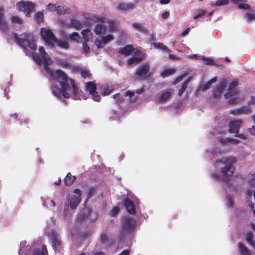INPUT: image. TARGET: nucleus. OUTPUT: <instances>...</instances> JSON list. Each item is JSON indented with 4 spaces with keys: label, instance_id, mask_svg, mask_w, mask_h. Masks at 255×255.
Here are the masks:
<instances>
[{
    "label": "nucleus",
    "instance_id": "obj_1",
    "mask_svg": "<svg viewBox=\"0 0 255 255\" xmlns=\"http://www.w3.org/2000/svg\"><path fill=\"white\" fill-rule=\"evenodd\" d=\"M39 54L37 53L33 54V59L39 65L43 64L47 74L52 78V80H56L61 87L59 88L57 86H53L52 93L61 100H63L69 98L70 95L68 92L71 91L74 99H80L81 95L74 80L69 78L68 75L61 69L56 70L51 69L49 65L52 64V61L50 56L46 53L43 47H39Z\"/></svg>",
    "mask_w": 255,
    "mask_h": 255
},
{
    "label": "nucleus",
    "instance_id": "obj_2",
    "mask_svg": "<svg viewBox=\"0 0 255 255\" xmlns=\"http://www.w3.org/2000/svg\"><path fill=\"white\" fill-rule=\"evenodd\" d=\"M236 162L237 159L234 156H229L217 160V162L225 165V166L221 169V175L224 182L227 183L229 181V178L233 175L235 169L233 164Z\"/></svg>",
    "mask_w": 255,
    "mask_h": 255
},
{
    "label": "nucleus",
    "instance_id": "obj_3",
    "mask_svg": "<svg viewBox=\"0 0 255 255\" xmlns=\"http://www.w3.org/2000/svg\"><path fill=\"white\" fill-rule=\"evenodd\" d=\"M137 225L136 220L130 216H125L121 220V229L119 234V240H123L125 236L134 232Z\"/></svg>",
    "mask_w": 255,
    "mask_h": 255
},
{
    "label": "nucleus",
    "instance_id": "obj_4",
    "mask_svg": "<svg viewBox=\"0 0 255 255\" xmlns=\"http://www.w3.org/2000/svg\"><path fill=\"white\" fill-rule=\"evenodd\" d=\"M12 37L15 40L16 43L24 50H27L28 47L32 51L36 50V44L32 35L25 32L21 34L19 38L17 34L13 33Z\"/></svg>",
    "mask_w": 255,
    "mask_h": 255
},
{
    "label": "nucleus",
    "instance_id": "obj_5",
    "mask_svg": "<svg viewBox=\"0 0 255 255\" xmlns=\"http://www.w3.org/2000/svg\"><path fill=\"white\" fill-rule=\"evenodd\" d=\"M238 85V81L235 79L232 81L229 84L228 88L227 89L226 93L224 94V97L228 99V103L231 104L237 103L238 91L236 87Z\"/></svg>",
    "mask_w": 255,
    "mask_h": 255
},
{
    "label": "nucleus",
    "instance_id": "obj_6",
    "mask_svg": "<svg viewBox=\"0 0 255 255\" xmlns=\"http://www.w3.org/2000/svg\"><path fill=\"white\" fill-rule=\"evenodd\" d=\"M150 66L147 62L141 64L135 70V74L137 77L142 80L147 79L152 75L150 72Z\"/></svg>",
    "mask_w": 255,
    "mask_h": 255
},
{
    "label": "nucleus",
    "instance_id": "obj_7",
    "mask_svg": "<svg viewBox=\"0 0 255 255\" xmlns=\"http://www.w3.org/2000/svg\"><path fill=\"white\" fill-rule=\"evenodd\" d=\"M41 35L43 40L49 46H53L57 42V38L50 28H42Z\"/></svg>",
    "mask_w": 255,
    "mask_h": 255
},
{
    "label": "nucleus",
    "instance_id": "obj_8",
    "mask_svg": "<svg viewBox=\"0 0 255 255\" xmlns=\"http://www.w3.org/2000/svg\"><path fill=\"white\" fill-rule=\"evenodd\" d=\"M46 234L52 242V246L55 252L61 249V241L58 233L54 230L47 231Z\"/></svg>",
    "mask_w": 255,
    "mask_h": 255
},
{
    "label": "nucleus",
    "instance_id": "obj_9",
    "mask_svg": "<svg viewBox=\"0 0 255 255\" xmlns=\"http://www.w3.org/2000/svg\"><path fill=\"white\" fill-rule=\"evenodd\" d=\"M16 7L19 11L24 12L27 17H30L35 6L31 2L21 1L17 3Z\"/></svg>",
    "mask_w": 255,
    "mask_h": 255
},
{
    "label": "nucleus",
    "instance_id": "obj_10",
    "mask_svg": "<svg viewBox=\"0 0 255 255\" xmlns=\"http://www.w3.org/2000/svg\"><path fill=\"white\" fill-rule=\"evenodd\" d=\"M74 193L75 195H72L70 200V206L72 209H75L79 205L81 200L82 195V192L79 189H75Z\"/></svg>",
    "mask_w": 255,
    "mask_h": 255
},
{
    "label": "nucleus",
    "instance_id": "obj_11",
    "mask_svg": "<svg viewBox=\"0 0 255 255\" xmlns=\"http://www.w3.org/2000/svg\"><path fill=\"white\" fill-rule=\"evenodd\" d=\"M227 85V81L224 79L219 82V84L213 91V96L215 98H219Z\"/></svg>",
    "mask_w": 255,
    "mask_h": 255
},
{
    "label": "nucleus",
    "instance_id": "obj_12",
    "mask_svg": "<svg viewBox=\"0 0 255 255\" xmlns=\"http://www.w3.org/2000/svg\"><path fill=\"white\" fill-rule=\"evenodd\" d=\"M241 123L242 121L241 120L231 121L229 124L228 131L230 133H238Z\"/></svg>",
    "mask_w": 255,
    "mask_h": 255
},
{
    "label": "nucleus",
    "instance_id": "obj_13",
    "mask_svg": "<svg viewBox=\"0 0 255 255\" xmlns=\"http://www.w3.org/2000/svg\"><path fill=\"white\" fill-rule=\"evenodd\" d=\"M124 204L125 208L130 214H134L136 212L135 206L133 202L128 198L124 199Z\"/></svg>",
    "mask_w": 255,
    "mask_h": 255
},
{
    "label": "nucleus",
    "instance_id": "obj_14",
    "mask_svg": "<svg viewBox=\"0 0 255 255\" xmlns=\"http://www.w3.org/2000/svg\"><path fill=\"white\" fill-rule=\"evenodd\" d=\"M134 8V4L132 3H129L128 4L118 3L116 4L117 9L121 11H125L128 10H132Z\"/></svg>",
    "mask_w": 255,
    "mask_h": 255
},
{
    "label": "nucleus",
    "instance_id": "obj_15",
    "mask_svg": "<svg viewBox=\"0 0 255 255\" xmlns=\"http://www.w3.org/2000/svg\"><path fill=\"white\" fill-rule=\"evenodd\" d=\"M134 48L133 46L131 44L127 45L124 47H121L119 48L118 52L122 55H124L126 56H129L133 51Z\"/></svg>",
    "mask_w": 255,
    "mask_h": 255
},
{
    "label": "nucleus",
    "instance_id": "obj_16",
    "mask_svg": "<svg viewBox=\"0 0 255 255\" xmlns=\"http://www.w3.org/2000/svg\"><path fill=\"white\" fill-rule=\"evenodd\" d=\"M232 2L234 4L238 5V7L240 9H249L250 6L245 3L247 2V0H231Z\"/></svg>",
    "mask_w": 255,
    "mask_h": 255
},
{
    "label": "nucleus",
    "instance_id": "obj_17",
    "mask_svg": "<svg viewBox=\"0 0 255 255\" xmlns=\"http://www.w3.org/2000/svg\"><path fill=\"white\" fill-rule=\"evenodd\" d=\"M239 252L241 255H251L247 247L242 242H239L237 244Z\"/></svg>",
    "mask_w": 255,
    "mask_h": 255
},
{
    "label": "nucleus",
    "instance_id": "obj_18",
    "mask_svg": "<svg viewBox=\"0 0 255 255\" xmlns=\"http://www.w3.org/2000/svg\"><path fill=\"white\" fill-rule=\"evenodd\" d=\"M48 251L45 245L42 246L41 249H35L32 252V255H47Z\"/></svg>",
    "mask_w": 255,
    "mask_h": 255
},
{
    "label": "nucleus",
    "instance_id": "obj_19",
    "mask_svg": "<svg viewBox=\"0 0 255 255\" xmlns=\"http://www.w3.org/2000/svg\"><path fill=\"white\" fill-rule=\"evenodd\" d=\"M75 180V176H72L70 172H68L64 179V182L66 186H70Z\"/></svg>",
    "mask_w": 255,
    "mask_h": 255
},
{
    "label": "nucleus",
    "instance_id": "obj_20",
    "mask_svg": "<svg viewBox=\"0 0 255 255\" xmlns=\"http://www.w3.org/2000/svg\"><path fill=\"white\" fill-rule=\"evenodd\" d=\"M250 111V109L247 107H242L237 109L233 110L231 111V113L234 115H240L242 114H248Z\"/></svg>",
    "mask_w": 255,
    "mask_h": 255
},
{
    "label": "nucleus",
    "instance_id": "obj_21",
    "mask_svg": "<svg viewBox=\"0 0 255 255\" xmlns=\"http://www.w3.org/2000/svg\"><path fill=\"white\" fill-rule=\"evenodd\" d=\"M106 29L107 27L102 24H97L95 27L94 31L97 35L105 34Z\"/></svg>",
    "mask_w": 255,
    "mask_h": 255
},
{
    "label": "nucleus",
    "instance_id": "obj_22",
    "mask_svg": "<svg viewBox=\"0 0 255 255\" xmlns=\"http://www.w3.org/2000/svg\"><path fill=\"white\" fill-rule=\"evenodd\" d=\"M9 29V26L5 18L0 19V31L2 33H5Z\"/></svg>",
    "mask_w": 255,
    "mask_h": 255
},
{
    "label": "nucleus",
    "instance_id": "obj_23",
    "mask_svg": "<svg viewBox=\"0 0 255 255\" xmlns=\"http://www.w3.org/2000/svg\"><path fill=\"white\" fill-rule=\"evenodd\" d=\"M254 236L252 232H248L246 235L245 240L249 244L254 247L255 242L254 240Z\"/></svg>",
    "mask_w": 255,
    "mask_h": 255
},
{
    "label": "nucleus",
    "instance_id": "obj_24",
    "mask_svg": "<svg viewBox=\"0 0 255 255\" xmlns=\"http://www.w3.org/2000/svg\"><path fill=\"white\" fill-rule=\"evenodd\" d=\"M217 80V78L216 77H214L211 79H210L209 81H208L207 82L203 84L201 86V89L203 91H205L209 88H210L211 84L213 83H215Z\"/></svg>",
    "mask_w": 255,
    "mask_h": 255
},
{
    "label": "nucleus",
    "instance_id": "obj_25",
    "mask_svg": "<svg viewBox=\"0 0 255 255\" xmlns=\"http://www.w3.org/2000/svg\"><path fill=\"white\" fill-rule=\"evenodd\" d=\"M191 78H192L191 77H188L185 81H184L182 83L181 86L180 88L179 89L178 92V96H180L182 95L184 92L187 88L188 84L190 81Z\"/></svg>",
    "mask_w": 255,
    "mask_h": 255
},
{
    "label": "nucleus",
    "instance_id": "obj_26",
    "mask_svg": "<svg viewBox=\"0 0 255 255\" xmlns=\"http://www.w3.org/2000/svg\"><path fill=\"white\" fill-rule=\"evenodd\" d=\"M85 87L86 91H88L90 94H93L97 89L96 85L93 82H88L86 83Z\"/></svg>",
    "mask_w": 255,
    "mask_h": 255
},
{
    "label": "nucleus",
    "instance_id": "obj_27",
    "mask_svg": "<svg viewBox=\"0 0 255 255\" xmlns=\"http://www.w3.org/2000/svg\"><path fill=\"white\" fill-rule=\"evenodd\" d=\"M171 95V93L167 91H163L161 92L158 100L160 102H164L169 99Z\"/></svg>",
    "mask_w": 255,
    "mask_h": 255
},
{
    "label": "nucleus",
    "instance_id": "obj_28",
    "mask_svg": "<svg viewBox=\"0 0 255 255\" xmlns=\"http://www.w3.org/2000/svg\"><path fill=\"white\" fill-rule=\"evenodd\" d=\"M56 11L58 15H63L70 12V9L66 6H58L56 9Z\"/></svg>",
    "mask_w": 255,
    "mask_h": 255
},
{
    "label": "nucleus",
    "instance_id": "obj_29",
    "mask_svg": "<svg viewBox=\"0 0 255 255\" xmlns=\"http://www.w3.org/2000/svg\"><path fill=\"white\" fill-rule=\"evenodd\" d=\"M132 26L136 30L145 34L148 33V30L146 27H143L142 24L139 23L135 22L132 24Z\"/></svg>",
    "mask_w": 255,
    "mask_h": 255
},
{
    "label": "nucleus",
    "instance_id": "obj_30",
    "mask_svg": "<svg viewBox=\"0 0 255 255\" xmlns=\"http://www.w3.org/2000/svg\"><path fill=\"white\" fill-rule=\"evenodd\" d=\"M176 72V69L174 68H169L164 70L161 72L160 75L163 77H166L172 75Z\"/></svg>",
    "mask_w": 255,
    "mask_h": 255
},
{
    "label": "nucleus",
    "instance_id": "obj_31",
    "mask_svg": "<svg viewBox=\"0 0 255 255\" xmlns=\"http://www.w3.org/2000/svg\"><path fill=\"white\" fill-rule=\"evenodd\" d=\"M142 56L140 57H132L130 58L128 61V65H131L134 63H139L142 61Z\"/></svg>",
    "mask_w": 255,
    "mask_h": 255
},
{
    "label": "nucleus",
    "instance_id": "obj_32",
    "mask_svg": "<svg viewBox=\"0 0 255 255\" xmlns=\"http://www.w3.org/2000/svg\"><path fill=\"white\" fill-rule=\"evenodd\" d=\"M71 25L76 29H80L82 26V23L79 21L75 19H73L70 21Z\"/></svg>",
    "mask_w": 255,
    "mask_h": 255
},
{
    "label": "nucleus",
    "instance_id": "obj_33",
    "mask_svg": "<svg viewBox=\"0 0 255 255\" xmlns=\"http://www.w3.org/2000/svg\"><path fill=\"white\" fill-rule=\"evenodd\" d=\"M154 46L158 49H160L166 52H170V50L163 43L155 42L153 43Z\"/></svg>",
    "mask_w": 255,
    "mask_h": 255
},
{
    "label": "nucleus",
    "instance_id": "obj_34",
    "mask_svg": "<svg viewBox=\"0 0 255 255\" xmlns=\"http://www.w3.org/2000/svg\"><path fill=\"white\" fill-rule=\"evenodd\" d=\"M101 90L102 95L105 96L110 94L113 92V89L107 85L103 86Z\"/></svg>",
    "mask_w": 255,
    "mask_h": 255
},
{
    "label": "nucleus",
    "instance_id": "obj_35",
    "mask_svg": "<svg viewBox=\"0 0 255 255\" xmlns=\"http://www.w3.org/2000/svg\"><path fill=\"white\" fill-rule=\"evenodd\" d=\"M95 45L99 48H103L105 43L102 37L97 38L95 41Z\"/></svg>",
    "mask_w": 255,
    "mask_h": 255
},
{
    "label": "nucleus",
    "instance_id": "obj_36",
    "mask_svg": "<svg viewBox=\"0 0 255 255\" xmlns=\"http://www.w3.org/2000/svg\"><path fill=\"white\" fill-rule=\"evenodd\" d=\"M34 18L37 23H40L43 21L44 15L42 12H38L35 14Z\"/></svg>",
    "mask_w": 255,
    "mask_h": 255
},
{
    "label": "nucleus",
    "instance_id": "obj_37",
    "mask_svg": "<svg viewBox=\"0 0 255 255\" xmlns=\"http://www.w3.org/2000/svg\"><path fill=\"white\" fill-rule=\"evenodd\" d=\"M96 188L94 187H92L89 188L86 192V194L87 195V199L86 200H88L89 198H90L96 192Z\"/></svg>",
    "mask_w": 255,
    "mask_h": 255
},
{
    "label": "nucleus",
    "instance_id": "obj_38",
    "mask_svg": "<svg viewBox=\"0 0 255 255\" xmlns=\"http://www.w3.org/2000/svg\"><path fill=\"white\" fill-rule=\"evenodd\" d=\"M90 32V30L88 29H84L82 31L81 33L83 36L85 41H87L92 37L91 34L89 33Z\"/></svg>",
    "mask_w": 255,
    "mask_h": 255
},
{
    "label": "nucleus",
    "instance_id": "obj_39",
    "mask_svg": "<svg viewBox=\"0 0 255 255\" xmlns=\"http://www.w3.org/2000/svg\"><path fill=\"white\" fill-rule=\"evenodd\" d=\"M202 60L204 62V64L206 65H214V61L211 58L203 57Z\"/></svg>",
    "mask_w": 255,
    "mask_h": 255
},
{
    "label": "nucleus",
    "instance_id": "obj_40",
    "mask_svg": "<svg viewBox=\"0 0 255 255\" xmlns=\"http://www.w3.org/2000/svg\"><path fill=\"white\" fill-rule=\"evenodd\" d=\"M229 4L228 0H217L215 4H212V6H222V5H226Z\"/></svg>",
    "mask_w": 255,
    "mask_h": 255
},
{
    "label": "nucleus",
    "instance_id": "obj_41",
    "mask_svg": "<svg viewBox=\"0 0 255 255\" xmlns=\"http://www.w3.org/2000/svg\"><path fill=\"white\" fill-rule=\"evenodd\" d=\"M11 22L14 24H22V20L17 16H12L11 18Z\"/></svg>",
    "mask_w": 255,
    "mask_h": 255
},
{
    "label": "nucleus",
    "instance_id": "obj_42",
    "mask_svg": "<svg viewBox=\"0 0 255 255\" xmlns=\"http://www.w3.org/2000/svg\"><path fill=\"white\" fill-rule=\"evenodd\" d=\"M100 240L102 244H105L109 240L108 235L105 233H102L100 236Z\"/></svg>",
    "mask_w": 255,
    "mask_h": 255
},
{
    "label": "nucleus",
    "instance_id": "obj_43",
    "mask_svg": "<svg viewBox=\"0 0 255 255\" xmlns=\"http://www.w3.org/2000/svg\"><path fill=\"white\" fill-rule=\"evenodd\" d=\"M69 38L71 40L73 41H79V34L77 32H73L69 36Z\"/></svg>",
    "mask_w": 255,
    "mask_h": 255
},
{
    "label": "nucleus",
    "instance_id": "obj_44",
    "mask_svg": "<svg viewBox=\"0 0 255 255\" xmlns=\"http://www.w3.org/2000/svg\"><path fill=\"white\" fill-rule=\"evenodd\" d=\"M56 43H57L59 47L62 48H67L68 47V43L62 40H58L57 39V42Z\"/></svg>",
    "mask_w": 255,
    "mask_h": 255
},
{
    "label": "nucleus",
    "instance_id": "obj_45",
    "mask_svg": "<svg viewBox=\"0 0 255 255\" xmlns=\"http://www.w3.org/2000/svg\"><path fill=\"white\" fill-rule=\"evenodd\" d=\"M185 75H186L185 74H182V75H181L177 77L176 78V79H175V80L173 82H172V84L173 85H176L177 83L181 82L183 80V79L185 76Z\"/></svg>",
    "mask_w": 255,
    "mask_h": 255
},
{
    "label": "nucleus",
    "instance_id": "obj_46",
    "mask_svg": "<svg viewBox=\"0 0 255 255\" xmlns=\"http://www.w3.org/2000/svg\"><path fill=\"white\" fill-rule=\"evenodd\" d=\"M92 99L97 102H99L101 99V96L98 94V92L96 91L93 94H91Z\"/></svg>",
    "mask_w": 255,
    "mask_h": 255
},
{
    "label": "nucleus",
    "instance_id": "obj_47",
    "mask_svg": "<svg viewBox=\"0 0 255 255\" xmlns=\"http://www.w3.org/2000/svg\"><path fill=\"white\" fill-rule=\"evenodd\" d=\"M227 206L229 208H233L234 207V200L230 196L227 197Z\"/></svg>",
    "mask_w": 255,
    "mask_h": 255
},
{
    "label": "nucleus",
    "instance_id": "obj_48",
    "mask_svg": "<svg viewBox=\"0 0 255 255\" xmlns=\"http://www.w3.org/2000/svg\"><path fill=\"white\" fill-rule=\"evenodd\" d=\"M206 14V11L204 10H200L196 14L194 15L193 18L197 19V18L202 17Z\"/></svg>",
    "mask_w": 255,
    "mask_h": 255
},
{
    "label": "nucleus",
    "instance_id": "obj_49",
    "mask_svg": "<svg viewBox=\"0 0 255 255\" xmlns=\"http://www.w3.org/2000/svg\"><path fill=\"white\" fill-rule=\"evenodd\" d=\"M109 24V29L111 32H113L116 30V24L114 21L110 20L108 21Z\"/></svg>",
    "mask_w": 255,
    "mask_h": 255
},
{
    "label": "nucleus",
    "instance_id": "obj_50",
    "mask_svg": "<svg viewBox=\"0 0 255 255\" xmlns=\"http://www.w3.org/2000/svg\"><path fill=\"white\" fill-rule=\"evenodd\" d=\"M90 18L91 19H94V21L101 22L102 23H104L105 20V18L104 17H99L98 16H96L94 15H92Z\"/></svg>",
    "mask_w": 255,
    "mask_h": 255
},
{
    "label": "nucleus",
    "instance_id": "obj_51",
    "mask_svg": "<svg viewBox=\"0 0 255 255\" xmlns=\"http://www.w3.org/2000/svg\"><path fill=\"white\" fill-rule=\"evenodd\" d=\"M246 17V19L248 21L255 20V12H254L253 13L248 12L247 13Z\"/></svg>",
    "mask_w": 255,
    "mask_h": 255
},
{
    "label": "nucleus",
    "instance_id": "obj_52",
    "mask_svg": "<svg viewBox=\"0 0 255 255\" xmlns=\"http://www.w3.org/2000/svg\"><path fill=\"white\" fill-rule=\"evenodd\" d=\"M102 38L104 40L105 44H106L108 42H109L113 39V36L111 35H108L106 36L103 37Z\"/></svg>",
    "mask_w": 255,
    "mask_h": 255
},
{
    "label": "nucleus",
    "instance_id": "obj_53",
    "mask_svg": "<svg viewBox=\"0 0 255 255\" xmlns=\"http://www.w3.org/2000/svg\"><path fill=\"white\" fill-rule=\"evenodd\" d=\"M113 98L116 100L117 103H120L123 100V98L121 97L119 93L116 94L113 96Z\"/></svg>",
    "mask_w": 255,
    "mask_h": 255
},
{
    "label": "nucleus",
    "instance_id": "obj_54",
    "mask_svg": "<svg viewBox=\"0 0 255 255\" xmlns=\"http://www.w3.org/2000/svg\"><path fill=\"white\" fill-rule=\"evenodd\" d=\"M124 96L125 97L129 96L130 98L134 96V92L130 90L127 91L124 93Z\"/></svg>",
    "mask_w": 255,
    "mask_h": 255
},
{
    "label": "nucleus",
    "instance_id": "obj_55",
    "mask_svg": "<svg viewBox=\"0 0 255 255\" xmlns=\"http://www.w3.org/2000/svg\"><path fill=\"white\" fill-rule=\"evenodd\" d=\"M119 211V208L118 207H115L112 209V210L111 212V214L112 216H114L118 214Z\"/></svg>",
    "mask_w": 255,
    "mask_h": 255
},
{
    "label": "nucleus",
    "instance_id": "obj_56",
    "mask_svg": "<svg viewBox=\"0 0 255 255\" xmlns=\"http://www.w3.org/2000/svg\"><path fill=\"white\" fill-rule=\"evenodd\" d=\"M56 8H57V7L55 6V4H51V3L49 4L47 7V10H48L49 11H53V10L56 11Z\"/></svg>",
    "mask_w": 255,
    "mask_h": 255
},
{
    "label": "nucleus",
    "instance_id": "obj_57",
    "mask_svg": "<svg viewBox=\"0 0 255 255\" xmlns=\"http://www.w3.org/2000/svg\"><path fill=\"white\" fill-rule=\"evenodd\" d=\"M81 75L82 77L83 78H84V79H85L87 77H89L90 76V73L86 70L81 71Z\"/></svg>",
    "mask_w": 255,
    "mask_h": 255
},
{
    "label": "nucleus",
    "instance_id": "obj_58",
    "mask_svg": "<svg viewBox=\"0 0 255 255\" xmlns=\"http://www.w3.org/2000/svg\"><path fill=\"white\" fill-rule=\"evenodd\" d=\"M83 51L86 52L88 53L90 51V48L87 44L86 42H83Z\"/></svg>",
    "mask_w": 255,
    "mask_h": 255
},
{
    "label": "nucleus",
    "instance_id": "obj_59",
    "mask_svg": "<svg viewBox=\"0 0 255 255\" xmlns=\"http://www.w3.org/2000/svg\"><path fill=\"white\" fill-rule=\"evenodd\" d=\"M231 140V138L227 137L224 139H221L220 140V142L224 144H227L229 142L230 143Z\"/></svg>",
    "mask_w": 255,
    "mask_h": 255
},
{
    "label": "nucleus",
    "instance_id": "obj_60",
    "mask_svg": "<svg viewBox=\"0 0 255 255\" xmlns=\"http://www.w3.org/2000/svg\"><path fill=\"white\" fill-rule=\"evenodd\" d=\"M4 8L2 7H0V19H1L4 17Z\"/></svg>",
    "mask_w": 255,
    "mask_h": 255
},
{
    "label": "nucleus",
    "instance_id": "obj_61",
    "mask_svg": "<svg viewBox=\"0 0 255 255\" xmlns=\"http://www.w3.org/2000/svg\"><path fill=\"white\" fill-rule=\"evenodd\" d=\"M236 135L235 136L238 137V138H241L242 139H244V140H245L247 139V136L245 134H238V133H236Z\"/></svg>",
    "mask_w": 255,
    "mask_h": 255
},
{
    "label": "nucleus",
    "instance_id": "obj_62",
    "mask_svg": "<svg viewBox=\"0 0 255 255\" xmlns=\"http://www.w3.org/2000/svg\"><path fill=\"white\" fill-rule=\"evenodd\" d=\"M169 16V12L168 11H165L163 12L162 14V18L163 19H167Z\"/></svg>",
    "mask_w": 255,
    "mask_h": 255
},
{
    "label": "nucleus",
    "instance_id": "obj_63",
    "mask_svg": "<svg viewBox=\"0 0 255 255\" xmlns=\"http://www.w3.org/2000/svg\"><path fill=\"white\" fill-rule=\"evenodd\" d=\"M239 142V140L232 139V138H231V140L230 141V143L232 144L235 145H237V144H238Z\"/></svg>",
    "mask_w": 255,
    "mask_h": 255
},
{
    "label": "nucleus",
    "instance_id": "obj_64",
    "mask_svg": "<svg viewBox=\"0 0 255 255\" xmlns=\"http://www.w3.org/2000/svg\"><path fill=\"white\" fill-rule=\"evenodd\" d=\"M250 132L255 136V127L253 126L251 128L249 129Z\"/></svg>",
    "mask_w": 255,
    "mask_h": 255
}]
</instances>
